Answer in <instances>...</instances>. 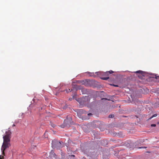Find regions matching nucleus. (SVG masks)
<instances>
[{"mask_svg": "<svg viewBox=\"0 0 159 159\" xmlns=\"http://www.w3.org/2000/svg\"><path fill=\"white\" fill-rule=\"evenodd\" d=\"M6 134L3 137V142L1 150L2 151V154L5 155L4 151L5 149L8 148L10 146V142L11 140V132L10 130L6 131Z\"/></svg>", "mask_w": 159, "mask_h": 159, "instance_id": "obj_1", "label": "nucleus"}, {"mask_svg": "<svg viewBox=\"0 0 159 159\" xmlns=\"http://www.w3.org/2000/svg\"><path fill=\"white\" fill-rule=\"evenodd\" d=\"M52 145L53 148H56L57 149H59L62 147L61 142L56 139L52 141Z\"/></svg>", "mask_w": 159, "mask_h": 159, "instance_id": "obj_2", "label": "nucleus"}, {"mask_svg": "<svg viewBox=\"0 0 159 159\" xmlns=\"http://www.w3.org/2000/svg\"><path fill=\"white\" fill-rule=\"evenodd\" d=\"M95 74L98 75H100L101 74H102V75H103V76H105L102 77L101 78V79L103 80H107L108 79H109V74L107 71L105 73H102L100 72H95Z\"/></svg>", "mask_w": 159, "mask_h": 159, "instance_id": "obj_3", "label": "nucleus"}, {"mask_svg": "<svg viewBox=\"0 0 159 159\" xmlns=\"http://www.w3.org/2000/svg\"><path fill=\"white\" fill-rule=\"evenodd\" d=\"M72 119L70 116H67L66 119L64 120V124H65V125H62L61 126V128H64L65 126L66 125V124H68L69 125V124L70 123V121Z\"/></svg>", "mask_w": 159, "mask_h": 159, "instance_id": "obj_4", "label": "nucleus"}, {"mask_svg": "<svg viewBox=\"0 0 159 159\" xmlns=\"http://www.w3.org/2000/svg\"><path fill=\"white\" fill-rule=\"evenodd\" d=\"M81 83L82 84H83L86 86H90L91 81L89 80H85L82 81Z\"/></svg>", "mask_w": 159, "mask_h": 159, "instance_id": "obj_5", "label": "nucleus"}, {"mask_svg": "<svg viewBox=\"0 0 159 159\" xmlns=\"http://www.w3.org/2000/svg\"><path fill=\"white\" fill-rule=\"evenodd\" d=\"M56 156V154L52 151L50 153V157H54Z\"/></svg>", "mask_w": 159, "mask_h": 159, "instance_id": "obj_6", "label": "nucleus"}, {"mask_svg": "<svg viewBox=\"0 0 159 159\" xmlns=\"http://www.w3.org/2000/svg\"><path fill=\"white\" fill-rule=\"evenodd\" d=\"M90 75L91 76H93L94 77H95L96 75H95L94 74V73H90Z\"/></svg>", "mask_w": 159, "mask_h": 159, "instance_id": "obj_7", "label": "nucleus"}, {"mask_svg": "<svg viewBox=\"0 0 159 159\" xmlns=\"http://www.w3.org/2000/svg\"><path fill=\"white\" fill-rule=\"evenodd\" d=\"M157 116V114H154V115H153L150 118H149L148 119V120H150L152 118L154 117H156V116Z\"/></svg>", "mask_w": 159, "mask_h": 159, "instance_id": "obj_8", "label": "nucleus"}, {"mask_svg": "<svg viewBox=\"0 0 159 159\" xmlns=\"http://www.w3.org/2000/svg\"><path fill=\"white\" fill-rule=\"evenodd\" d=\"M135 72L136 73H139V74H142L143 72L142 71L139 70L136 71Z\"/></svg>", "mask_w": 159, "mask_h": 159, "instance_id": "obj_9", "label": "nucleus"}, {"mask_svg": "<svg viewBox=\"0 0 159 159\" xmlns=\"http://www.w3.org/2000/svg\"><path fill=\"white\" fill-rule=\"evenodd\" d=\"M85 99H87V101H89L90 100V98H89V97L88 96H87V97L86 96L85 98Z\"/></svg>", "mask_w": 159, "mask_h": 159, "instance_id": "obj_10", "label": "nucleus"}, {"mask_svg": "<svg viewBox=\"0 0 159 159\" xmlns=\"http://www.w3.org/2000/svg\"><path fill=\"white\" fill-rule=\"evenodd\" d=\"M114 116V115H110L109 116V118H113Z\"/></svg>", "mask_w": 159, "mask_h": 159, "instance_id": "obj_11", "label": "nucleus"}, {"mask_svg": "<svg viewBox=\"0 0 159 159\" xmlns=\"http://www.w3.org/2000/svg\"><path fill=\"white\" fill-rule=\"evenodd\" d=\"M107 72H108L109 74H112L114 73V71H112L111 70H110V71H107Z\"/></svg>", "mask_w": 159, "mask_h": 159, "instance_id": "obj_12", "label": "nucleus"}, {"mask_svg": "<svg viewBox=\"0 0 159 159\" xmlns=\"http://www.w3.org/2000/svg\"><path fill=\"white\" fill-rule=\"evenodd\" d=\"M75 88L76 89H80V87L77 85H75Z\"/></svg>", "mask_w": 159, "mask_h": 159, "instance_id": "obj_13", "label": "nucleus"}, {"mask_svg": "<svg viewBox=\"0 0 159 159\" xmlns=\"http://www.w3.org/2000/svg\"><path fill=\"white\" fill-rule=\"evenodd\" d=\"M66 92L67 93H68L71 92V91H72V90L71 89L70 90V89H69L68 90L66 89Z\"/></svg>", "mask_w": 159, "mask_h": 159, "instance_id": "obj_14", "label": "nucleus"}, {"mask_svg": "<svg viewBox=\"0 0 159 159\" xmlns=\"http://www.w3.org/2000/svg\"><path fill=\"white\" fill-rule=\"evenodd\" d=\"M4 158V157L3 156L1 155H0V159H3Z\"/></svg>", "mask_w": 159, "mask_h": 159, "instance_id": "obj_15", "label": "nucleus"}, {"mask_svg": "<svg viewBox=\"0 0 159 159\" xmlns=\"http://www.w3.org/2000/svg\"><path fill=\"white\" fill-rule=\"evenodd\" d=\"M151 127H155L156 126V125L154 124H152L151 125Z\"/></svg>", "mask_w": 159, "mask_h": 159, "instance_id": "obj_16", "label": "nucleus"}, {"mask_svg": "<svg viewBox=\"0 0 159 159\" xmlns=\"http://www.w3.org/2000/svg\"><path fill=\"white\" fill-rule=\"evenodd\" d=\"M92 114L91 113H89L88 114V115L89 116H92Z\"/></svg>", "mask_w": 159, "mask_h": 159, "instance_id": "obj_17", "label": "nucleus"}, {"mask_svg": "<svg viewBox=\"0 0 159 159\" xmlns=\"http://www.w3.org/2000/svg\"><path fill=\"white\" fill-rule=\"evenodd\" d=\"M119 136L120 137H123V135H119Z\"/></svg>", "mask_w": 159, "mask_h": 159, "instance_id": "obj_18", "label": "nucleus"}, {"mask_svg": "<svg viewBox=\"0 0 159 159\" xmlns=\"http://www.w3.org/2000/svg\"><path fill=\"white\" fill-rule=\"evenodd\" d=\"M114 85V86H115V87H118V86L117 85Z\"/></svg>", "mask_w": 159, "mask_h": 159, "instance_id": "obj_19", "label": "nucleus"}, {"mask_svg": "<svg viewBox=\"0 0 159 159\" xmlns=\"http://www.w3.org/2000/svg\"><path fill=\"white\" fill-rule=\"evenodd\" d=\"M75 95H74V96H73V98H75Z\"/></svg>", "mask_w": 159, "mask_h": 159, "instance_id": "obj_20", "label": "nucleus"}, {"mask_svg": "<svg viewBox=\"0 0 159 159\" xmlns=\"http://www.w3.org/2000/svg\"><path fill=\"white\" fill-rule=\"evenodd\" d=\"M52 126L53 127H55V125H52Z\"/></svg>", "mask_w": 159, "mask_h": 159, "instance_id": "obj_21", "label": "nucleus"}, {"mask_svg": "<svg viewBox=\"0 0 159 159\" xmlns=\"http://www.w3.org/2000/svg\"><path fill=\"white\" fill-rule=\"evenodd\" d=\"M106 99V98H105H105H102V99Z\"/></svg>", "mask_w": 159, "mask_h": 159, "instance_id": "obj_22", "label": "nucleus"}, {"mask_svg": "<svg viewBox=\"0 0 159 159\" xmlns=\"http://www.w3.org/2000/svg\"><path fill=\"white\" fill-rule=\"evenodd\" d=\"M15 126V125H13V126Z\"/></svg>", "mask_w": 159, "mask_h": 159, "instance_id": "obj_23", "label": "nucleus"}, {"mask_svg": "<svg viewBox=\"0 0 159 159\" xmlns=\"http://www.w3.org/2000/svg\"><path fill=\"white\" fill-rule=\"evenodd\" d=\"M142 148L140 147V148Z\"/></svg>", "mask_w": 159, "mask_h": 159, "instance_id": "obj_24", "label": "nucleus"}]
</instances>
